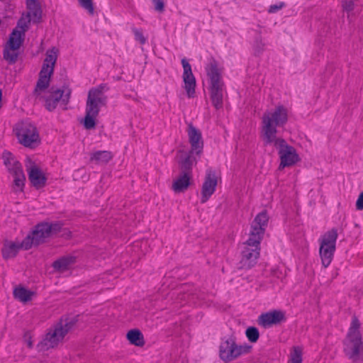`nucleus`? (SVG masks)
Masks as SVG:
<instances>
[{"mask_svg":"<svg viewBox=\"0 0 363 363\" xmlns=\"http://www.w3.org/2000/svg\"><path fill=\"white\" fill-rule=\"evenodd\" d=\"M224 86L210 88V94L212 104L216 109L223 106Z\"/></svg>","mask_w":363,"mask_h":363,"instance_id":"obj_21","label":"nucleus"},{"mask_svg":"<svg viewBox=\"0 0 363 363\" xmlns=\"http://www.w3.org/2000/svg\"><path fill=\"white\" fill-rule=\"evenodd\" d=\"M106 89L105 84H100L89 89L84 120V125L86 129H92L95 127L96 120L101 108L106 106L107 96L105 94Z\"/></svg>","mask_w":363,"mask_h":363,"instance_id":"obj_5","label":"nucleus"},{"mask_svg":"<svg viewBox=\"0 0 363 363\" xmlns=\"http://www.w3.org/2000/svg\"><path fill=\"white\" fill-rule=\"evenodd\" d=\"M245 334L248 340L251 342H256L259 337V331L255 327L248 328L246 330Z\"/></svg>","mask_w":363,"mask_h":363,"instance_id":"obj_28","label":"nucleus"},{"mask_svg":"<svg viewBox=\"0 0 363 363\" xmlns=\"http://www.w3.org/2000/svg\"><path fill=\"white\" fill-rule=\"evenodd\" d=\"M355 206L357 210L358 211L363 210V191L360 193V194L359 195L355 203Z\"/></svg>","mask_w":363,"mask_h":363,"instance_id":"obj_35","label":"nucleus"},{"mask_svg":"<svg viewBox=\"0 0 363 363\" xmlns=\"http://www.w3.org/2000/svg\"><path fill=\"white\" fill-rule=\"evenodd\" d=\"M58 55L59 49L57 48L52 47L47 50L34 91V95L37 99H45V106L49 111L55 108L59 101L67 105L72 93L69 87H64L62 89H57L51 92L48 91Z\"/></svg>","mask_w":363,"mask_h":363,"instance_id":"obj_2","label":"nucleus"},{"mask_svg":"<svg viewBox=\"0 0 363 363\" xmlns=\"http://www.w3.org/2000/svg\"><path fill=\"white\" fill-rule=\"evenodd\" d=\"M288 363H302V350L300 347H294Z\"/></svg>","mask_w":363,"mask_h":363,"instance_id":"obj_26","label":"nucleus"},{"mask_svg":"<svg viewBox=\"0 0 363 363\" xmlns=\"http://www.w3.org/2000/svg\"><path fill=\"white\" fill-rule=\"evenodd\" d=\"M126 337L130 344L142 347L145 345V340L143 333L138 329L129 330L126 334Z\"/></svg>","mask_w":363,"mask_h":363,"instance_id":"obj_24","label":"nucleus"},{"mask_svg":"<svg viewBox=\"0 0 363 363\" xmlns=\"http://www.w3.org/2000/svg\"><path fill=\"white\" fill-rule=\"evenodd\" d=\"M21 37L12 32L4 49V58L10 64L15 63L19 55V49L23 44Z\"/></svg>","mask_w":363,"mask_h":363,"instance_id":"obj_13","label":"nucleus"},{"mask_svg":"<svg viewBox=\"0 0 363 363\" xmlns=\"http://www.w3.org/2000/svg\"><path fill=\"white\" fill-rule=\"evenodd\" d=\"M4 163L13 178V189L16 192H21L25 185L26 177L21 164L9 152L3 153Z\"/></svg>","mask_w":363,"mask_h":363,"instance_id":"obj_11","label":"nucleus"},{"mask_svg":"<svg viewBox=\"0 0 363 363\" xmlns=\"http://www.w3.org/2000/svg\"><path fill=\"white\" fill-rule=\"evenodd\" d=\"M186 133L191 150L186 157L183 159V191L191 184V169L196 164L203 147L201 133L199 129L189 123Z\"/></svg>","mask_w":363,"mask_h":363,"instance_id":"obj_4","label":"nucleus"},{"mask_svg":"<svg viewBox=\"0 0 363 363\" xmlns=\"http://www.w3.org/2000/svg\"><path fill=\"white\" fill-rule=\"evenodd\" d=\"M155 10L162 11L164 9V3L162 0H153Z\"/></svg>","mask_w":363,"mask_h":363,"instance_id":"obj_37","label":"nucleus"},{"mask_svg":"<svg viewBox=\"0 0 363 363\" xmlns=\"http://www.w3.org/2000/svg\"><path fill=\"white\" fill-rule=\"evenodd\" d=\"M23 248L21 242H16L13 241H5L2 248V255L4 259H10L16 257L18 250Z\"/></svg>","mask_w":363,"mask_h":363,"instance_id":"obj_19","label":"nucleus"},{"mask_svg":"<svg viewBox=\"0 0 363 363\" xmlns=\"http://www.w3.org/2000/svg\"><path fill=\"white\" fill-rule=\"evenodd\" d=\"M269 217L266 211H262L255 218L251 224L249 238L242 244L240 267L250 269L254 267L259 257L260 242L267 225Z\"/></svg>","mask_w":363,"mask_h":363,"instance_id":"obj_3","label":"nucleus"},{"mask_svg":"<svg viewBox=\"0 0 363 363\" xmlns=\"http://www.w3.org/2000/svg\"><path fill=\"white\" fill-rule=\"evenodd\" d=\"M74 258L73 257H62L55 261L52 266L53 267L59 271L64 272L68 269L74 263Z\"/></svg>","mask_w":363,"mask_h":363,"instance_id":"obj_25","label":"nucleus"},{"mask_svg":"<svg viewBox=\"0 0 363 363\" xmlns=\"http://www.w3.org/2000/svg\"><path fill=\"white\" fill-rule=\"evenodd\" d=\"M190 294L201 301H204L206 298V294L201 290L195 289L194 292L191 293Z\"/></svg>","mask_w":363,"mask_h":363,"instance_id":"obj_34","label":"nucleus"},{"mask_svg":"<svg viewBox=\"0 0 363 363\" xmlns=\"http://www.w3.org/2000/svg\"><path fill=\"white\" fill-rule=\"evenodd\" d=\"M133 30L135 35V39L140 44H145L146 42V38L144 37L142 31L136 28H134Z\"/></svg>","mask_w":363,"mask_h":363,"instance_id":"obj_30","label":"nucleus"},{"mask_svg":"<svg viewBox=\"0 0 363 363\" xmlns=\"http://www.w3.org/2000/svg\"><path fill=\"white\" fill-rule=\"evenodd\" d=\"M285 6V4L284 2H279L277 4L271 5L268 9V12L269 13H274L278 11L281 10Z\"/></svg>","mask_w":363,"mask_h":363,"instance_id":"obj_32","label":"nucleus"},{"mask_svg":"<svg viewBox=\"0 0 363 363\" xmlns=\"http://www.w3.org/2000/svg\"><path fill=\"white\" fill-rule=\"evenodd\" d=\"M25 341L28 347H32L33 345V342L32 340V337L29 333H26L24 336Z\"/></svg>","mask_w":363,"mask_h":363,"instance_id":"obj_38","label":"nucleus"},{"mask_svg":"<svg viewBox=\"0 0 363 363\" xmlns=\"http://www.w3.org/2000/svg\"><path fill=\"white\" fill-rule=\"evenodd\" d=\"M172 189L175 193L182 191V176H179L172 185Z\"/></svg>","mask_w":363,"mask_h":363,"instance_id":"obj_33","label":"nucleus"},{"mask_svg":"<svg viewBox=\"0 0 363 363\" xmlns=\"http://www.w3.org/2000/svg\"><path fill=\"white\" fill-rule=\"evenodd\" d=\"M113 158V154L110 151L98 150L91 154L90 160L97 164H107Z\"/></svg>","mask_w":363,"mask_h":363,"instance_id":"obj_20","label":"nucleus"},{"mask_svg":"<svg viewBox=\"0 0 363 363\" xmlns=\"http://www.w3.org/2000/svg\"><path fill=\"white\" fill-rule=\"evenodd\" d=\"M183 82L187 97L189 99L195 98L196 96V80L192 73L191 65L185 60H183Z\"/></svg>","mask_w":363,"mask_h":363,"instance_id":"obj_14","label":"nucleus"},{"mask_svg":"<svg viewBox=\"0 0 363 363\" xmlns=\"http://www.w3.org/2000/svg\"><path fill=\"white\" fill-rule=\"evenodd\" d=\"M80 6L86 10L89 15L94 14V6L92 0H78Z\"/></svg>","mask_w":363,"mask_h":363,"instance_id":"obj_29","label":"nucleus"},{"mask_svg":"<svg viewBox=\"0 0 363 363\" xmlns=\"http://www.w3.org/2000/svg\"><path fill=\"white\" fill-rule=\"evenodd\" d=\"M206 73L211 87L224 86L221 70L215 62H211L206 67Z\"/></svg>","mask_w":363,"mask_h":363,"instance_id":"obj_18","label":"nucleus"},{"mask_svg":"<svg viewBox=\"0 0 363 363\" xmlns=\"http://www.w3.org/2000/svg\"><path fill=\"white\" fill-rule=\"evenodd\" d=\"M342 6L345 11L350 12L354 9V3L352 0H345L342 2Z\"/></svg>","mask_w":363,"mask_h":363,"instance_id":"obj_31","label":"nucleus"},{"mask_svg":"<svg viewBox=\"0 0 363 363\" xmlns=\"http://www.w3.org/2000/svg\"><path fill=\"white\" fill-rule=\"evenodd\" d=\"M32 21L29 15L23 14L18 20L16 28L12 32H16L21 37V40H24L25 33L28 30L30 22Z\"/></svg>","mask_w":363,"mask_h":363,"instance_id":"obj_22","label":"nucleus"},{"mask_svg":"<svg viewBox=\"0 0 363 363\" xmlns=\"http://www.w3.org/2000/svg\"><path fill=\"white\" fill-rule=\"evenodd\" d=\"M217 183V177L215 172L211 170L207 171L201 189V202L202 203H206L214 194Z\"/></svg>","mask_w":363,"mask_h":363,"instance_id":"obj_15","label":"nucleus"},{"mask_svg":"<svg viewBox=\"0 0 363 363\" xmlns=\"http://www.w3.org/2000/svg\"><path fill=\"white\" fill-rule=\"evenodd\" d=\"M360 323L353 317L347 334L343 341V351L352 362H363V341L359 332Z\"/></svg>","mask_w":363,"mask_h":363,"instance_id":"obj_6","label":"nucleus"},{"mask_svg":"<svg viewBox=\"0 0 363 363\" xmlns=\"http://www.w3.org/2000/svg\"><path fill=\"white\" fill-rule=\"evenodd\" d=\"M40 6L38 0H26L27 9H35V7Z\"/></svg>","mask_w":363,"mask_h":363,"instance_id":"obj_36","label":"nucleus"},{"mask_svg":"<svg viewBox=\"0 0 363 363\" xmlns=\"http://www.w3.org/2000/svg\"><path fill=\"white\" fill-rule=\"evenodd\" d=\"M72 325L71 321L61 320L49 328L42 340L37 345L38 352H44L56 347L63 341Z\"/></svg>","mask_w":363,"mask_h":363,"instance_id":"obj_7","label":"nucleus"},{"mask_svg":"<svg viewBox=\"0 0 363 363\" xmlns=\"http://www.w3.org/2000/svg\"><path fill=\"white\" fill-rule=\"evenodd\" d=\"M288 121V110L278 106L273 111L264 113L262 117L261 136L265 145H274L279 150V169L291 167L300 158L295 148L277 136V127L284 126Z\"/></svg>","mask_w":363,"mask_h":363,"instance_id":"obj_1","label":"nucleus"},{"mask_svg":"<svg viewBox=\"0 0 363 363\" xmlns=\"http://www.w3.org/2000/svg\"><path fill=\"white\" fill-rule=\"evenodd\" d=\"M1 106H2V91L0 89V108H1Z\"/></svg>","mask_w":363,"mask_h":363,"instance_id":"obj_39","label":"nucleus"},{"mask_svg":"<svg viewBox=\"0 0 363 363\" xmlns=\"http://www.w3.org/2000/svg\"><path fill=\"white\" fill-rule=\"evenodd\" d=\"M26 168L28 173V178L31 184L37 189L44 186L46 182V178L39 167L28 160L26 163Z\"/></svg>","mask_w":363,"mask_h":363,"instance_id":"obj_17","label":"nucleus"},{"mask_svg":"<svg viewBox=\"0 0 363 363\" xmlns=\"http://www.w3.org/2000/svg\"><path fill=\"white\" fill-rule=\"evenodd\" d=\"M61 228L62 224L59 222L41 223L21 242V245L25 250L30 249L33 245L45 242L47 238L59 232Z\"/></svg>","mask_w":363,"mask_h":363,"instance_id":"obj_8","label":"nucleus"},{"mask_svg":"<svg viewBox=\"0 0 363 363\" xmlns=\"http://www.w3.org/2000/svg\"><path fill=\"white\" fill-rule=\"evenodd\" d=\"M14 131L19 143L26 147H33L38 142L39 135L36 128L30 123H17Z\"/></svg>","mask_w":363,"mask_h":363,"instance_id":"obj_12","label":"nucleus"},{"mask_svg":"<svg viewBox=\"0 0 363 363\" xmlns=\"http://www.w3.org/2000/svg\"><path fill=\"white\" fill-rule=\"evenodd\" d=\"M13 296L15 298L19 300L21 302L26 303L32 300L33 297L35 296V293L23 286H18L14 289Z\"/></svg>","mask_w":363,"mask_h":363,"instance_id":"obj_23","label":"nucleus"},{"mask_svg":"<svg viewBox=\"0 0 363 363\" xmlns=\"http://www.w3.org/2000/svg\"><path fill=\"white\" fill-rule=\"evenodd\" d=\"M285 320V313L279 310H274L261 314L258 318V324L265 328L277 325Z\"/></svg>","mask_w":363,"mask_h":363,"instance_id":"obj_16","label":"nucleus"},{"mask_svg":"<svg viewBox=\"0 0 363 363\" xmlns=\"http://www.w3.org/2000/svg\"><path fill=\"white\" fill-rule=\"evenodd\" d=\"M337 230L336 228H332L325 232L319 239L320 247L319 255L321 259L322 265L328 267L334 256L336 249V241L337 239Z\"/></svg>","mask_w":363,"mask_h":363,"instance_id":"obj_10","label":"nucleus"},{"mask_svg":"<svg viewBox=\"0 0 363 363\" xmlns=\"http://www.w3.org/2000/svg\"><path fill=\"white\" fill-rule=\"evenodd\" d=\"M252 346L247 344L238 345L233 337L223 339L219 345V357L225 362H230L242 355L248 354Z\"/></svg>","mask_w":363,"mask_h":363,"instance_id":"obj_9","label":"nucleus"},{"mask_svg":"<svg viewBox=\"0 0 363 363\" xmlns=\"http://www.w3.org/2000/svg\"><path fill=\"white\" fill-rule=\"evenodd\" d=\"M25 15H29L33 22H38L42 16L40 6H36L35 9H28V12Z\"/></svg>","mask_w":363,"mask_h":363,"instance_id":"obj_27","label":"nucleus"}]
</instances>
